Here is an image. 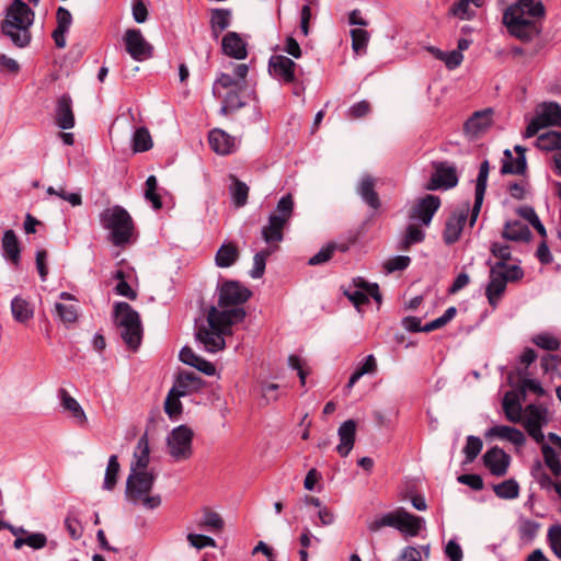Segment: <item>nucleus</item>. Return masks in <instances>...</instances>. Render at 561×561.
<instances>
[{
	"label": "nucleus",
	"mask_w": 561,
	"mask_h": 561,
	"mask_svg": "<svg viewBox=\"0 0 561 561\" xmlns=\"http://www.w3.org/2000/svg\"><path fill=\"white\" fill-rule=\"evenodd\" d=\"M531 342L538 347L546 351H558L561 346L559 339L548 333L535 335L531 339Z\"/></svg>",
	"instance_id": "obj_54"
},
{
	"label": "nucleus",
	"mask_w": 561,
	"mask_h": 561,
	"mask_svg": "<svg viewBox=\"0 0 561 561\" xmlns=\"http://www.w3.org/2000/svg\"><path fill=\"white\" fill-rule=\"evenodd\" d=\"M491 110L476 112L466 123L465 130L471 136H478L491 125Z\"/></svg>",
	"instance_id": "obj_33"
},
{
	"label": "nucleus",
	"mask_w": 561,
	"mask_h": 561,
	"mask_svg": "<svg viewBox=\"0 0 561 561\" xmlns=\"http://www.w3.org/2000/svg\"><path fill=\"white\" fill-rule=\"evenodd\" d=\"M295 202L291 193H287L282 196L276 204V208L270 215L273 217H279L284 221L288 222L294 214Z\"/></svg>",
	"instance_id": "obj_44"
},
{
	"label": "nucleus",
	"mask_w": 561,
	"mask_h": 561,
	"mask_svg": "<svg viewBox=\"0 0 561 561\" xmlns=\"http://www.w3.org/2000/svg\"><path fill=\"white\" fill-rule=\"evenodd\" d=\"M234 308L218 310L217 307L211 306L207 313V323L214 328L215 324H219L229 334H232L231 327L233 324L240 323L244 320L247 312L244 308L239 306H233Z\"/></svg>",
	"instance_id": "obj_9"
},
{
	"label": "nucleus",
	"mask_w": 561,
	"mask_h": 561,
	"mask_svg": "<svg viewBox=\"0 0 561 561\" xmlns=\"http://www.w3.org/2000/svg\"><path fill=\"white\" fill-rule=\"evenodd\" d=\"M272 251L266 249L262 250L253 256V267L250 271L252 278H260L263 276L266 266V260L271 255Z\"/></svg>",
	"instance_id": "obj_53"
},
{
	"label": "nucleus",
	"mask_w": 561,
	"mask_h": 561,
	"mask_svg": "<svg viewBox=\"0 0 561 561\" xmlns=\"http://www.w3.org/2000/svg\"><path fill=\"white\" fill-rule=\"evenodd\" d=\"M35 12L22 0H13L5 9L4 19L0 23V32L8 37L13 46L25 48L32 41L31 26Z\"/></svg>",
	"instance_id": "obj_1"
},
{
	"label": "nucleus",
	"mask_w": 561,
	"mask_h": 561,
	"mask_svg": "<svg viewBox=\"0 0 561 561\" xmlns=\"http://www.w3.org/2000/svg\"><path fill=\"white\" fill-rule=\"evenodd\" d=\"M370 103L366 100H363V101H359L355 104H353L348 111H347V116L350 118H362V117H365L367 116L369 113H370Z\"/></svg>",
	"instance_id": "obj_64"
},
{
	"label": "nucleus",
	"mask_w": 561,
	"mask_h": 561,
	"mask_svg": "<svg viewBox=\"0 0 561 561\" xmlns=\"http://www.w3.org/2000/svg\"><path fill=\"white\" fill-rule=\"evenodd\" d=\"M542 455H543L545 462H546L547 467L556 476H559L561 473V463L557 456L556 450L549 445H543L542 446Z\"/></svg>",
	"instance_id": "obj_56"
},
{
	"label": "nucleus",
	"mask_w": 561,
	"mask_h": 561,
	"mask_svg": "<svg viewBox=\"0 0 561 561\" xmlns=\"http://www.w3.org/2000/svg\"><path fill=\"white\" fill-rule=\"evenodd\" d=\"M530 237V230L519 221L506 222L503 230V238L512 241H524Z\"/></svg>",
	"instance_id": "obj_43"
},
{
	"label": "nucleus",
	"mask_w": 561,
	"mask_h": 561,
	"mask_svg": "<svg viewBox=\"0 0 561 561\" xmlns=\"http://www.w3.org/2000/svg\"><path fill=\"white\" fill-rule=\"evenodd\" d=\"M470 211L469 203H466L461 209L453 213L446 224L443 233L444 242L448 245L457 242L461 236L465 224L468 219V214Z\"/></svg>",
	"instance_id": "obj_14"
},
{
	"label": "nucleus",
	"mask_w": 561,
	"mask_h": 561,
	"mask_svg": "<svg viewBox=\"0 0 561 561\" xmlns=\"http://www.w3.org/2000/svg\"><path fill=\"white\" fill-rule=\"evenodd\" d=\"M547 127H561V105L557 102H545L537 114Z\"/></svg>",
	"instance_id": "obj_36"
},
{
	"label": "nucleus",
	"mask_w": 561,
	"mask_h": 561,
	"mask_svg": "<svg viewBox=\"0 0 561 561\" xmlns=\"http://www.w3.org/2000/svg\"><path fill=\"white\" fill-rule=\"evenodd\" d=\"M204 385V380L196 373L182 370L178 374L173 387L178 390V396H187L201 390Z\"/></svg>",
	"instance_id": "obj_23"
},
{
	"label": "nucleus",
	"mask_w": 561,
	"mask_h": 561,
	"mask_svg": "<svg viewBox=\"0 0 561 561\" xmlns=\"http://www.w3.org/2000/svg\"><path fill=\"white\" fill-rule=\"evenodd\" d=\"M2 255L12 265L19 266L21 263L20 241L12 229L4 231L1 240Z\"/></svg>",
	"instance_id": "obj_24"
},
{
	"label": "nucleus",
	"mask_w": 561,
	"mask_h": 561,
	"mask_svg": "<svg viewBox=\"0 0 561 561\" xmlns=\"http://www.w3.org/2000/svg\"><path fill=\"white\" fill-rule=\"evenodd\" d=\"M503 23L512 36L523 42H530L538 33L535 22L525 18L519 5H510L504 11Z\"/></svg>",
	"instance_id": "obj_5"
},
{
	"label": "nucleus",
	"mask_w": 561,
	"mask_h": 561,
	"mask_svg": "<svg viewBox=\"0 0 561 561\" xmlns=\"http://www.w3.org/2000/svg\"><path fill=\"white\" fill-rule=\"evenodd\" d=\"M485 436L506 439L518 447L524 446L526 443V437L520 430L507 425L492 426L486 431Z\"/></svg>",
	"instance_id": "obj_26"
},
{
	"label": "nucleus",
	"mask_w": 561,
	"mask_h": 561,
	"mask_svg": "<svg viewBox=\"0 0 561 561\" xmlns=\"http://www.w3.org/2000/svg\"><path fill=\"white\" fill-rule=\"evenodd\" d=\"M194 433L187 425L174 427L167 438V445L170 456L175 461H182L191 458L193 454Z\"/></svg>",
	"instance_id": "obj_6"
},
{
	"label": "nucleus",
	"mask_w": 561,
	"mask_h": 561,
	"mask_svg": "<svg viewBox=\"0 0 561 561\" xmlns=\"http://www.w3.org/2000/svg\"><path fill=\"white\" fill-rule=\"evenodd\" d=\"M247 87H230L227 90V92L219 98L222 99L221 101V107H220V114L222 115H230L239 111L240 108L244 107L247 105V101L243 96V92L245 91Z\"/></svg>",
	"instance_id": "obj_19"
},
{
	"label": "nucleus",
	"mask_w": 561,
	"mask_h": 561,
	"mask_svg": "<svg viewBox=\"0 0 561 561\" xmlns=\"http://www.w3.org/2000/svg\"><path fill=\"white\" fill-rule=\"evenodd\" d=\"M182 396H178V390L174 387L169 391L165 402H164V411L169 415L171 420L178 419V416L182 413V402L180 398Z\"/></svg>",
	"instance_id": "obj_48"
},
{
	"label": "nucleus",
	"mask_w": 561,
	"mask_h": 561,
	"mask_svg": "<svg viewBox=\"0 0 561 561\" xmlns=\"http://www.w3.org/2000/svg\"><path fill=\"white\" fill-rule=\"evenodd\" d=\"M134 152H145L151 149L152 138L147 127H139L135 130L131 139Z\"/></svg>",
	"instance_id": "obj_47"
},
{
	"label": "nucleus",
	"mask_w": 561,
	"mask_h": 561,
	"mask_svg": "<svg viewBox=\"0 0 561 561\" xmlns=\"http://www.w3.org/2000/svg\"><path fill=\"white\" fill-rule=\"evenodd\" d=\"M297 64L287 56L273 55L268 60V73L283 84H294Z\"/></svg>",
	"instance_id": "obj_10"
},
{
	"label": "nucleus",
	"mask_w": 561,
	"mask_h": 561,
	"mask_svg": "<svg viewBox=\"0 0 561 561\" xmlns=\"http://www.w3.org/2000/svg\"><path fill=\"white\" fill-rule=\"evenodd\" d=\"M440 198L436 195L427 194L420 198L410 211V219L419 220L424 226H428L435 213L440 207Z\"/></svg>",
	"instance_id": "obj_13"
},
{
	"label": "nucleus",
	"mask_w": 561,
	"mask_h": 561,
	"mask_svg": "<svg viewBox=\"0 0 561 561\" xmlns=\"http://www.w3.org/2000/svg\"><path fill=\"white\" fill-rule=\"evenodd\" d=\"M483 447V442L479 436L469 435L466 439V445L463 447V454L466 457V462H472L478 455L481 453Z\"/></svg>",
	"instance_id": "obj_49"
},
{
	"label": "nucleus",
	"mask_w": 561,
	"mask_h": 561,
	"mask_svg": "<svg viewBox=\"0 0 561 561\" xmlns=\"http://www.w3.org/2000/svg\"><path fill=\"white\" fill-rule=\"evenodd\" d=\"M231 12L228 9H214L210 16V28L215 39L230 25Z\"/></svg>",
	"instance_id": "obj_39"
},
{
	"label": "nucleus",
	"mask_w": 561,
	"mask_h": 561,
	"mask_svg": "<svg viewBox=\"0 0 561 561\" xmlns=\"http://www.w3.org/2000/svg\"><path fill=\"white\" fill-rule=\"evenodd\" d=\"M157 480V473L150 471H130L126 480L125 496L134 505L142 504L147 510H154L161 505L160 494L151 495Z\"/></svg>",
	"instance_id": "obj_2"
},
{
	"label": "nucleus",
	"mask_w": 561,
	"mask_h": 561,
	"mask_svg": "<svg viewBox=\"0 0 561 561\" xmlns=\"http://www.w3.org/2000/svg\"><path fill=\"white\" fill-rule=\"evenodd\" d=\"M114 317L124 343L137 351L144 333L139 313L128 302L119 301L114 305Z\"/></svg>",
	"instance_id": "obj_4"
},
{
	"label": "nucleus",
	"mask_w": 561,
	"mask_h": 561,
	"mask_svg": "<svg viewBox=\"0 0 561 561\" xmlns=\"http://www.w3.org/2000/svg\"><path fill=\"white\" fill-rule=\"evenodd\" d=\"M350 33L352 37L353 50L357 55L366 53L369 42V33L364 28H353Z\"/></svg>",
	"instance_id": "obj_50"
},
{
	"label": "nucleus",
	"mask_w": 561,
	"mask_h": 561,
	"mask_svg": "<svg viewBox=\"0 0 561 561\" xmlns=\"http://www.w3.org/2000/svg\"><path fill=\"white\" fill-rule=\"evenodd\" d=\"M502 408L507 421L512 423L522 422L523 408L515 392L508 391L505 393L502 400Z\"/></svg>",
	"instance_id": "obj_32"
},
{
	"label": "nucleus",
	"mask_w": 561,
	"mask_h": 561,
	"mask_svg": "<svg viewBox=\"0 0 561 561\" xmlns=\"http://www.w3.org/2000/svg\"><path fill=\"white\" fill-rule=\"evenodd\" d=\"M548 410L547 408L538 404L530 403L525 409V419H522L523 426L527 425H547Z\"/></svg>",
	"instance_id": "obj_38"
},
{
	"label": "nucleus",
	"mask_w": 561,
	"mask_h": 561,
	"mask_svg": "<svg viewBox=\"0 0 561 561\" xmlns=\"http://www.w3.org/2000/svg\"><path fill=\"white\" fill-rule=\"evenodd\" d=\"M221 49L225 55L238 60L248 57L247 43L237 32H228L222 37Z\"/></svg>",
	"instance_id": "obj_22"
},
{
	"label": "nucleus",
	"mask_w": 561,
	"mask_h": 561,
	"mask_svg": "<svg viewBox=\"0 0 561 561\" xmlns=\"http://www.w3.org/2000/svg\"><path fill=\"white\" fill-rule=\"evenodd\" d=\"M162 192H164V190L162 187H159L157 178H147L145 198L151 204L152 208L156 210L162 208Z\"/></svg>",
	"instance_id": "obj_42"
},
{
	"label": "nucleus",
	"mask_w": 561,
	"mask_h": 561,
	"mask_svg": "<svg viewBox=\"0 0 561 561\" xmlns=\"http://www.w3.org/2000/svg\"><path fill=\"white\" fill-rule=\"evenodd\" d=\"M470 1L469 0H459L457 2H455L450 8H449V14L454 15V16H457L461 20L463 19H471V16L474 14L473 12H469V5H470Z\"/></svg>",
	"instance_id": "obj_62"
},
{
	"label": "nucleus",
	"mask_w": 561,
	"mask_h": 561,
	"mask_svg": "<svg viewBox=\"0 0 561 561\" xmlns=\"http://www.w3.org/2000/svg\"><path fill=\"white\" fill-rule=\"evenodd\" d=\"M518 214L526 219L541 237L547 236V230L545 226L541 224L538 215L536 214L535 209L530 206H524L520 207L518 210Z\"/></svg>",
	"instance_id": "obj_52"
},
{
	"label": "nucleus",
	"mask_w": 561,
	"mask_h": 561,
	"mask_svg": "<svg viewBox=\"0 0 561 561\" xmlns=\"http://www.w3.org/2000/svg\"><path fill=\"white\" fill-rule=\"evenodd\" d=\"M403 511V507H398L392 512L386 513L380 517L375 518L374 520L368 523V530L371 533H376L383 527H392L398 529L400 517H402Z\"/></svg>",
	"instance_id": "obj_34"
},
{
	"label": "nucleus",
	"mask_w": 561,
	"mask_h": 561,
	"mask_svg": "<svg viewBox=\"0 0 561 561\" xmlns=\"http://www.w3.org/2000/svg\"><path fill=\"white\" fill-rule=\"evenodd\" d=\"M11 312L15 321L25 323L34 316V310L25 299L16 296L11 301Z\"/></svg>",
	"instance_id": "obj_41"
},
{
	"label": "nucleus",
	"mask_w": 561,
	"mask_h": 561,
	"mask_svg": "<svg viewBox=\"0 0 561 561\" xmlns=\"http://www.w3.org/2000/svg\"><path fill=\"white\" fill-rule=\"evenodd\" d=\"M495 495L503 500H514L519 495V484L514 479L505 480L493 485Z\"/></svg>",
	"instance_id": "obj_46"
},
{
	"label": "nucleus",
	"mask_w": 561,
	"mask_h": 561,
	"mask_svg": "<svg viewBox=\"0 0 561 561\" xmlns=\"http://www.w3.org/2000/svg\"><path fill=\"white\" fill-rule=\"evenodd\" d=\"M149 440L147 434H144L136 446L134 458L130 463V471H149Z\"/></svg>",
	"instance_id": "obj_27"
},
{
	"label": "nucleus",
	"mask_w": 561,
	"mask_h": 561,
	"mask_svg": "<svg viewBox=\"0 0 561 561\" xmlns=\"http://www.w3.org/2000/svg\"><path fill=\"white\" fill-rule=\"evenodd\" d=\"M547 540L553 553L561 559V525H553L549 528Z\"/></svg>",
	"instance_id": "obj_59"
},
{
	"label": "nucleus",
	"mask_w": 561,
	"mask_h": 561,
	"mask_svg": "<svg viewBox=\"0 0 561 561\" xmlns=\"http://www.w3.org/2000/svg\"><path fill=\"white\" fill-rule=\"evenodd\" d=\"M239 259L238 247L232 242L222 243L218 249L215 263L218 267H229Z\"/></svg>",
	"instance_id": "obj_37"
},
{
	"label": "nucleus",
	"mask_w": 561,
	"mask_h": 561,
	"mask_svg": "<svg viewBox=\"0 0 561 561\" xmlns=\"http://www.w3.org/2000/svg\"><path fill=\"white\" fill-rule=\"evenodd\" d=\"M288 222L279 217L268 216L267 225L262 228L263 240L271 244L282 242L284 240V228Z\"/></svg>",
	"instance_id": "obj_28"
},
{
	"label": "nucleus",
	"mask_w": 561,
	"mask_h": 561,
	"mask_svg": "<svg viewBox=\"0 0 561 561\" xmlns=\"http://www.w3.org/2000/svg\"><path fill=\"white\" fill-rule=\"evenodd\" d=\"M357 424L354 420L350 419L344 421L339 430L337 436L340 444L336 446V451L341 457H346L351 453L355 444Z\"/></svg>",
	"instance_id": "obj_21"
},
{
	"label": "nucleus",
	"mask_w": 561,
	"mask_h": 561,
	"mask_svg": "<svg viewBox=\"0 0 561 561\" xmlns=\"http://www.w3.org/2000/svg\"><path fill=\"white\" fill-rule=\"evenodd\" d=\"M249 67L245 64H238L233 69V76L220 72L213 83V94L220 96V89H228L230 87H247V77Z\"/></svg>",
	"instance_id": "obj_15"
},
{
	"label": "nucleus",
	"mask_w": 561,
	"mask_h": 561,
	"mask_svg": "<svg viewBox=\"0 0 561 561\" xmlns=\"http://www.w3.org/2000/svg\"><path fill=\"white\" fill-rule=\"evenodd\" d=\"M425 520L421 516L413 515L405 510L400 517L398 530L405 537H416L424 527Z\"/></svg>",
	"instance_id": "obj_30"
},
{
	"label": "nucleus",
	"mask_w": 561,
	"mask_h": 561,
	"mask_svg": "<svg viewBox=\"0 0 561 561\" xmlns=\"http://www.w3.org/2000/svg\"><path fill=\"white\" fill-rule=\"evenodd\" d=\"M357 193L363 202L371 209L378 210L380 208L381 202L375 190V181L373 178H363L357 185Z\"/></svg>",
	"instance_id": "obj_29"
},
{
	"label": "nucleus",
	"mask_w": 561,
	"mask_h": 561,
	"mask_svg": "<svg viewBox=\"0 0 561 561\" xmlns=\"http://www.w3.org/2000/svg\"><path fill=\"white\" fill-rule=\"evenodd\" d=\"M218 306L227 308L247 302L252 291L238 280H225L218 287Z\"/></svg>",
	"instance_id": "obj_7"
},
{
	"label": "nucleus",
	"mask_w": 561,
	"mask_h": 561,
	"mask_svg": "<svg viewBox=\"0 0 561 561\" xmlns=\"http://www.w3.org/2000/svg\"><path fill=\"white\" fill-rule=\"evenodd\" d=\"M459 178H430V181L424 185L427 191L449 190L458 184Z\"/></svg>",
	"instance_id": "obj_55"
},
{
	"label": "nucleus",
	"mask_w": 561,
	"mask_h": 561,
	"mask_svg": "<svg viewBox=\"0 0 561 561\" xmlns=\"http://www.w3.org/2000/svg\"><path fill=\"white\" fill-rule=\"evenodd\" d=\"M536 147L541 151L553 152L550 158L552 171L561 175V131H546L537 137Z\"/></svg>",
	"instance_id": "obj_12"
},
{
	"label": "nucleus",
	"mask_w": 561,
	"mask_h": 561,
	"mask_svg": "<svg viewBox=\"0 0 561 561\" xmlns=\"http://www.w3.org/2000/svg\"><path fill=\"white\" fill-rule=\"evenodd\" d=\"M59 397L64 410L69 411L71 413V416L80 426L85 425L88 423V419L79 402L73 397H71L68 393V391L64 388L59 389Z\"/></svg>",
	"instance_id": "obj_31"
},
{
	"label": "nucleus",
	"mask_w": 561,
	"mask_h": 561,
	"mask_svg": "<svg viewBox=\"0 0 561 561\" xmlns=\"http://www.w3.org/2000/svg\"><path fill=\"white\" fill-rule=\"evenodd\" d=\"M488 179L489 178H477V180H476L474 204L471 209L470 219H469L470 227L474 226V224L478 219V216L480 214V210H481V207L483 204V199H484V195H485V190L488 186Z\"/></svg>",
	"instance_id": "obj_40"
},
{
	"label": "nucleus",
	"mask_w": 561,
	"mask_h": 561,
	"mask_svg": "<svg viewBox=\"0 0 561 561\" xmlns=\"http://www.w3.org/2000/svg\"><path fill=\"white\" fill-rule=\"evenodd\" d=\"M101 226L111 233V241L116 247L129 243L135 225L129 213L119 205L107 207L100 213Z\"/></svg>",
	"instance_id": "obj_3"
},
{
	"label": "nucleus",
	"mask_w": 561,
	"mask_h": 561,
	"mask_svg": "<svg viewBox=\"0 0 561 561\" xmlns=\"http://www.w3.org/2000/svg\"><path fill=\"white\" fill-rule=\"evenodd\" d=\"M208 142L210 148L218 154L232 153L238 146L236 137L219 128L209 131Z\"/></svg>",
	"instance_id": "obj_20"
},
{
	"label": "nucleus",
	"mask_w": 561,
	"mask_h": 561,
	"mask_svg": "<svg viewBox=\"0 0 561 561\" xmlns=\"http://www.w3.org/2000/svg\"><path fill=\"white\" fill-rule=\"evenodd\" d=\"M55 310L64 323H73L78 319V310L72 305L56 302Z\"/></svg>",
	"instance_id": "obj_57"
},
{
	"label": "nucleus",
	"mask_w": 561,
	"mask_h": 561,
	"mask_svg": "<svg viewBox=\"0 0 561 561\" xmlns=\"http://www.w3.org/2000/svg\"><path fill=\"white\" fill-rule=\"evenodd\" d=\"M411 263V259L408 255H397L385 263L387 273H393L396 271H404Z\"/></svg>",
	"instance_id": "obj_60"
},
{
	"label": "nucleus",
	"mask_w": 561,
	"mask_h": 561,
	"mask_svg": "<svg viewBox=\"0 0 561 561\" xmlns=\"http://www.w3.org/2000/svg\"><path fill=\"white\" fill-rule=\"evenodd\" d=\"M232 181L228 186L231 202L236 208H241L247 205L250 187L247 183L242 182L239 178H231Z\"/></svg>",
	"instance_id": "obj_35"
},
{
	"label": "nucleus",
	"mask_w": 561,
	"mask_h": 561,
	"mask_svg": "<svg viewBox=\"0 0 561 561\" xmlns=\"http://www.w3.org/2000/svg\"><path fill=\"white\" fill-rule=\"evenodd\" d=\"M507 277L504 276V273H496L495 271H490V280L485 288V296L490 306L495 308L502 298L506 285Z\"/></svg>",
	"instance_id": "obj_25"
},
{
	"label": "nucleus",
	"mask_w": 561,
	"mask_h": 561,
	"mask_svg": "<svg viewBox=\"0 0 561 561\" xmlns=\"http://www.w3.org/2000/svg\"><path fill=\"white\" fill-rule=\"evenodd\" d=\"M119 469L118 457L116 455L110 456L103 481L104 490L112 491L115 488Z\"/></svg>",
	"instance_id": "obj_45"
},
{
	"label": "nucleus",
	"mask_w": 561,
	"mask_h": 561,
	"mask_svg": "<svg viewBox=\"0 0 561 561\" xmlns=\"http://www.w3.org/2000/svg\"><path fill=\"white\" fill-rule=\"evenodd\" d=\"M424 238L425 233L421 228L415 225H409L401 242V249L408 250L412 244L422 242Z\"/></svg>",
	"instance_id": "obj_51"
},
{
	"label": "nucleus",
	"mask_w": 561,
	"mask_h": 561,
	"mask_svg": "<svg viewBox=\"0 0 561 561\" xmlns=\"http://www.w3.org/2000/svg\"><path fill=\"white\" fill-rule=\"evenodd\" d=\"M457 480L459 483L468 485L474 491H481L484 486L482 477L477 473L460 474Z\"/></svg>",
	"instance_id": "obj_63"
},
{
	"label": "nucleus",
	"mask_w": 561,
	"mask_h": 561,
	"mask_svg": "<svg viewBox=\"0 0 561 561\" xmlns=\"http://www.w3.org/2000/svg\"><path fill=\"white\" fill-rule=\"evenodd\" d=\"M514 151L516 152V157L513 156L510 149H505L503 151V157L501 159V169L500 172L502 175L505 174H522L524 175L527 169V161L525 151L526 149L516 145L514 147Z\"/></svg>",
	"instance_id": "obj_16"
},
{
	"label": "nucleus",
	"mask_w": 561,
	"mask_h": 561,
	"mask_svg": "<svg viewBox=\"0 0 561 561\" xmlns=\"http://www.w3.org/2000/svg\"><path fill=\"white\" fill-rule=\"evenodd\" d=\"M75 114L72 110V99L65 93L58 98L55 107V123L62 129L67 130L75 126Z\"/></svg>",
	"instance_id": "obj_18"
},
{
	"label": "nucleus",
	"mask_w": 561,
	"mask_h": 561,
	"mask_svg": "<svg viewBox=\"0 0 561 561\" xmlns=\"http://www.w3.org/2000/svg\"><path fill=\"white\" fill-rule=\"evenodd\" d=\"M540 527V524L531 520V519H524L522 520L519 525V535L522 539L533 540L538 533V529Z\"/></svg>",
	"instance_id": "obj_61"
},
{
	"label": "nucleus",
	"mask_w": 561,
	"mask_h": 561,
	"mask_svg": "<svg viewBox=\"0 0 561 561\" xmlns=\"http://www.w3.org/2000/svg\"><path fill=\"white\" fill-rule=\"evenodd\" d=\"M123 41L126 51L134 60L142 61L152 57L153 47L146 41L140 30H126Z\"/></svg>",
	"instance_id": "obj_8"
},
{
	"label": "nucleus",
	"mask_w": 561,
	"mask_h": 561,
	"mask_svg": "<svg viewBox=\"0 0 561 561\" xmlns=\"http://www.w3.org/2000/svg\"><path fill=\"white\" fill-rule=\"evenodd\" d=\"M224 520L220 515L213 511H205L201 526L210 530L219 531L224 528Z\"/></svg>",
	"instance_id": "obj_58"
},
{
	"label": "nucleus",
	"mask_w": 561,
	"mask_h": 561,
	"mask_svg": "<svg viewBox=\"0 0 561 561\" xmlns=\"http://www.w3.org/2000/svg\"><path fill=\"white\" fill-rule=\"evenodd\" d=\"M225 335L230 334L219 324H215L214 328L209 324L207 327L201 325L195 332L196 340L210 353H216L225 348Z\"/></svg>",
	"instance_id": "obj_11"
},
{
	"label": "nucleus",
	"mask_w": 561,
	"mask_h": 561,
	"mask_svg": "<svg viewBox=\"0 0 561 561\" xmlns=\"http://www.w3.org/2000/svg\"><path fill=\"white\" fill-rule=\"evenodd\" d=\"M485 468L495 477H504L507 473L511 456L499 446L491 447L482 457Z\"/></svg>",
	"instance_id": "obj_17"
}]
</instances>
